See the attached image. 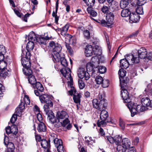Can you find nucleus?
<instances>
[{
	"label": "nucleus",
	"mask_w": 152,
	"mask_h": 152,
	"mask_svg": "<svg viewBox=\"0 0 152 152\" xmlns=\"http://www.w3.org/2000/svg\"><path fill=\"white\" fill-rule=\"evenodd\" d=\"M87 5L89 7L93 6L95 2V0H83Z\"/></svg>",
	"instance_id": "a18cd8bd"
},
{
	"label": "nucleus",
	"mask_w": 152,
	"mask_h": 152,
	"mask_svg": "<svg viewBox=\"0 0 152 152\" xmlns=\"http://www.w3.org/2000/svg\"><path fill=\"white\" fill-rule=\"evenodd\" d=\"M41 145L42 148L45 149L46 150L48 149H50V142L45 139H44L41 141Z\"/></svg>",
	"instance_id": "f3484780"
},
{
	"label": "nucleus",
	"mask_w": 152,
	"mask_h": 152,
	"mask_svg": "<svg viewBox=\"0 0 152 152\" xmlns=\"http://www.w3.org/2000/svg\"><path fill=\"white\" fill-rule=\"evenodd\" d=\"M115 142L116 145H118L121 140V138L119 136H116L114 138Z\"/></svg>",
	"instance_id": "864d4df0"
},
{
	"label": "nucleus",
	"mask_w": 152,
	"mask_h": 152,
	"mask_svg": "<svg viewBox=\"0 0 152 152\" xmlns=\"http://www.w3.org/2000/svg\"><path fill=\"white\" fill-rule=\"evenodd\" d=\"M11 75V70L10 69L6 68L1 71L0 76L4 77H9Z\"/></svg>",
	"instance_id": "9b49d317"
},
{
	"label": "nucleus",
	"mask_w": 152,
	"mask_h": 152,
	"mask_svg": "<svg viewBox=\"0 0 152 152\" xmlns=\"http://www.w3.org/2000/svg\"><path fill=\"white\" fill-rule=\"evenodd\" d=\"M35 43H36V42L33 41H29L27 43L26 46V49L27 51H31L33 50L34 47Z\"/></svg>",
	"instance_id": "a878e982"
},
{
	"label": "nucleus",
	"mask_w": 152,
	"mask_h": 152,
	"mask_svg": "<svg viewBox=\"0 0 152 152\" xmlns=\"http://www.w3.org/2000/svg\"><path fill=\"white\" fill-rule=\"evenodd\" d=\"M37 37L34 32L31 31L29 33L28 35V40L29 41H33L36 42V41H37Z\"/></svg>",
	"instance_id": "b1692460"
},
{
	"label": "nucleus",
	"mask_w": 152,
	"mask_h": 152,
	"mask_svg": "<svg viewBox=\"0 0 152 152\" xmlns=\"http://www.w3.org/2000/svg\"><path fill=\"white\" fill-rule=\"evenodd\" d=\"M98 72L101 74H103L106 72V68L104 66H100L98 69Z\"/></svg>",
	"instance_id": "5fc2aeb1"
},
{
	"label": "nucleus",
	"mask_w": 152,
	"mask_h": 152,
	"mask_svg": "<svg viewBox=\"0 0 152 152\" xmlns=\"http://www.w3.org/2000/svg\"><path fill=\"white\" fill-rule=\"evenodd\" d=\"M126 71L123 69H119L118 73L119 76L120 81H121L122 80H123V78L126 76Z\"/></svg>",
	"instance_id": "7c9ffc66"
},
{
	"label": "nucleus",
	"mask_w": 152,
	"mask_h": 152,
	"mask_svg": "<svg viewBox=\"0 0 152 152\" xmlns=\"http://www.w3.org/2000/svg\"><path fill=\"white\" fill-rule=\"evenodd\" d=\"M60 72L63 76L68 80H69V81L67 82L68 86L71 88H74L73 86V79L71 75V71L70 69L68 68H64L61 69Z\"/></svg>",
	"instance_id": "f03ea898"
},
{
	"label": "nucleus",
	"mask_w": 152,
	"mask_h": 152,
	"mask_svg": "<svg viewBox=\"0 0 152 152\" xmlns=\"http://www.w3.org/2000/svg\"><path fill=\"white\" fill-rule=\"evenodd\" d=\"M30 59L22 58H21V64L24 67L30 68L31 66Z\"/></svg>",
	"instance_id": "f8f14e48"
},
{
	"label": "nucleus",
	"mask_w": 152,
	"mask_h": 152,
	"mask_svg": "<svg viewBox=\"0 0 152 152\" xmlns=\"http://www.w3.org/2000/svg\"><path fill=\"white\" fill-rule=\"evenodd\" d=\"M131 13V12L129 10L124 9L121 11V15L123 17H128L129 18Z\"/></svg>",
	"instance_id": "c85d7f7f"
},
{
	"label": "nucleus",
	"mask_w": 152,
	"mask_h": 152,
	"mask_svg": "<svg viewBox=\"0 0 152 152\" xmlns=\"http://www.w3.org/2000/svg\"><path fill=\"white\" fill-rule=\"evenodd\" d=\"M97 57L96 56H93L91 58V62L92 64H94L95 66L98 64V61L97 60Z\"/></svg>",
	"instance_id": "bf43d9fd"
},
{
	"label": "nucleus",
	"mask_w": 152,
	"mask_h": 152,
	"mask_svg": "<svg viewBox=\"0 0 152 152\" xmlns=\"http://www.w3.org/2000/svg\"><path fill=\"white\" fill-rule=\"evenodd\" d=\"M101 84L103 87L106 88L109 85V81L107 80H103Z\"/></svg>",
	"instance_id": "4d7b16f0"
},
{
	"label": "nucleus",
	"mask_w": 152,
	"mask_h": 152,
	"mask_svg": "<svg viewBox=\"0 0 152 152\" xmlns=\"http://www.w3.org/2000/svg\"><path fill=\"white\" fill-rule=\"evenodd\" d=\"M39 99L41 103H46L49 104L50 106L53 107V102L51 101V98L50 96L45 94L41 95L39 96Z\"/></svg>",
	"instance_id": "7ed1b4c3"
},
{
	"label": "nucleus",
	"mask_w": 152,
	"mask_h": 152,
	"mask_svg": "<svg viewBox=\"0 0 152 152\" xmlns=\"http://www.w3.org/2000/svg\"><path fill=\"white\" fill-rule=\"evenodd\" d=\"M96 66L91 62H88L86 65V69L88 71L90 72L92 71L94 67H95Z\"/></svg>",
	"instance_id": "a19ab883"
},
{
	"label": "nucleus",
	"mask_w": 152,
	"mask_h": 152,
	"mask_svg": "<svg viewBox=\"0 0 152 152\" xmlns=\"http://www.w3.org/2000/svg\"><path fill=\"white\" fill-rule=\"evenodd\" d=\"M49 46L53 49L52 56L53 61L55 62L59 61L60 56V53L62 49L61 45L58 43H55L53 41H52L49 43Z\"/></svg>",
	"instance_id": "f257e3e1"
},
{
	"label": "nucleus",
	"mask_w": 152,
	"mask_h": 152,
	"mask_svg": "<svg viewBox=\"0 0 152 152\" xmlns=\"http://www.w3.org/2000/svg\"><path fill=\"white\" fill-rule=\"evenodd\" d=\"M103 79V78L101 76H97L95 79L96 83L97 84H101L102 83Z\"/></svg>",
	"instance_id": "603ef678"
},
{
	"label": "nucleus",
	"mask_w": 152,
	"mask_h": 152,
	"mask_svg": "<svg viewBox=\"0 0 152 152\" xmlns=\"http://www.w3.org/2000/svg\"><path fill=\"white\" fill-rule=\"evenodd\" d=\"M121 66L122 68L126 69L130 65L129 62L125 58L121 59L120 61Z\"/></svg>",
	"instance_id": "5701e85b"
},
{
	"label": "nucleus",
	"mask_w": 152,
	"mask_h": 152,
	"mask_svg": "<svg viewBox=\"0 0 152 152\" xmlns=\"http://www.w3.org/2000/svg\"><path fill=\"white\" fill-rule=\"evenodd\" d=\"M101 121H98L97 122V124L98 126H105L107 123H112L111 121L103 120H101Z\"/></svg>",
	"instance_id": "473e14b6"
},
{
	"label": "nucleus",
	"mask_w": 152,
	"mask_h": 152,
	"mask_svg": "<svg viewBox=\"0 0 152 152\" xmlns=\"http://www.w3.org/2000/svg\"><path fill=\"white\" fill-rule=\"evenodd\" d=\"M117 149L118 152H125L127 149L121 145H117Z\"/></svg>",
	"instance_id": "09e8293b"
},
{
	"label": "nucleus",
	"mask_w": 152,
	"mask_h": 152,
	"mask_svg": "<svg viewBox=\"0 0 152 152\" xmlns=\"http://www.w3.org/2000/svg\"><path fill=\"white\" fill-rule=\"evenodd\" d=\"M81 97V95L80 94H74L73 97L74 102L75 103L80 104Z\"/></svg>",
	"instance_id": "2f4dec72"
},
{
	"label": "nucleus",
	"mask_w": 152,
	"mask_h": 152,
	"mask_svg": "<svg viewBox=\"0 0 152 152\" xmlns=\"http://www.w3.org/2000/svg\"><path fill=\"white\" fill-rule=\"evenodd\" d=\"M77 75L78 77L81 79L84 78L87 80L90 78V75L88 72L86 71L83 68H80L78 71Z\"/></svg>",
	"instance_id": "20e7f679"
},
{
	"label": "nucleus",
	"mask_w": 152,
	"mask_h": 152,
	"mask_svg": "<svg viewBox=\"0 0 152 152\" xmlns=\"http://www.w3.org/2000/svg\"><path fill=\"white\" fill-rule=\"evenodd\" d=\"M27 78L29 83L32 85H35L37 83L36 79L34 76L32 75L28 76Z\"/></svg>",
	"instance_id": "cd10ccee"
},
{
	"label": "nucleus",
	"mask_w": 152,
	"mask_h": 152,
	"mask_svg": "<svg viewBox=\"0 0 152 152\" xmlns=\"http://www.w3.org/2000/svg\"><path fill=\"white\" fill-rule=\"evenodd\" d=\"M130 22L132 23H136L140 19L139 15L137 14L133 13L130 14L129 18Z\"/></svg>",
	"instance_id": "9d476101"
},
{
	"label": "nucleus",
	"mask_w": 152,
	"mask_h": 152,
	"mask_svg": "<svg viewBox=\"0 0 152 152\" xmlns=\"http://www.w3.org/2000/svg\"><path fill=\"white\" fill-rule=\"evenodd\" d=\"M136 12L137 14L142 15L143 13V8L142 7H137L136 10Z\"/></svg>",
	"instance_id": "e2e57ef3"
},
{
	"label": "nucleus",
	"mask_w": 152,
	"mask_h": 152,
	"mask_svg": "<svg viewBox=\"0 0 152 152\" xmlns=\"http://www.w3.org/2000/svg\"><path fill=\"white\" fill-rule=\"evenodd\" d=\"M83 34L84 38L86 39H89L90 38V31L88 30H84L83 31Z\"/></svg>",
	"instance_id": "37998d69"
},
{
	"label": "nucleus",
	"mask_w": 152,
	"mask_h": 152,
	"mask_svg": "<svg viewBox=\"0 0 152 152\" xmlns=\"http://www.w3.org/2000/svg\"><path fill=\"white\" fill-rule=\"evenodd\" d=\"M17 118V114H14L11 117L10 121L12 123H14Z\"/></svg>",
	"instance_id": "052dcab7"
},
{
	"label": "nucleus",
	"mask_w": 152,
	"mask_h": 152,
	"mask_svg": "<svg viewBox=\"0 0 152 152\" xmlns=\"http://www.w3.org/2000/svg\"><path fill=\"white\" fill-rule=\"evenodd\" d=\"M14 11L15 14L18 17L20 18H23V15L21 12H20L18 10H16L15 9H14Z\"/></svg>",
	"instance_id": "680f3d73"
},
{
	"label": "nucleus",
	"mask_w": 152,
	"mask_h": 152,
	"mask_svg": "<svg viewBox=\"0 0 152 152\" xmlns=\"http://www.w3.org/2000/svg\"><path fill=\"white\" fill-rule=\"evenodd\" d=\"M37 42H38L39 43L44 44L45 45V40L44 38V39L41 38H38L37 37V41H36V43Z\"/></svg>",
	"instance_id": "0e129e2a"
},
{
	"label": "nucleus",
	"mask_w": 152,
	"mask_h": 152,
	"mask_svg": "<svg viewBox=\"0 0 152 152\" xmlns=\"http://www.w3.org/2000/svg\"><path fill=\"white\" fill-rule=\"evenodd\" d=\"M131 0H121L120 6L122 9L126 7L128 5L129 1H131Z\"/></svg>",
	"instance_id": "c9c22d12"
},
{
	"label": "nucleus",
	"mask_w": 152,
	"mask_h": 152,
	"mask_svg": "<svg viewBox=\"0 0 152 152\" xmlns=\"http://www.w3.org/2000/svg\"><path fill=\"white\" fill-rule=\"evenodd\" d=\"M94 53L95 55H97L98 53H96V51H94L92 45H91L86 46L85 50V53L86 57H89L91 56Z\"/></svg>",
	"instance_id": "423d86ee"
},
{
	"label": "nucleus",
	"mask_w": 152,
	"mask_h": 152,
	"mask_svg": "<svg viewBox=\"0 0 152 152\" xmlns=\"http://www.w3.org/2000/svg\"><path fill=\"white\" fill-rule=\"evenodd\" d=\"M37 130L39 132H45L46 130V126L44 123L41 122L39 124Z\"/></svg>",
	"instance_id": "a211bd4d"
},
{
	"label": "nucleus",
	"mask_w": 152,
	"mask_h": 152,
	"mask_svg": "<svg viewBox=\"0 0 152 152\" xmlns=\"http://www.w3.org/2000/svg\"><path fill=\"white\" fill-rule=\"evenodd\" d=\"M98 98L99 101L101 102V104H104V105L106 107L107 104L105 101V94L103 91L100 92L98 95Z\"/></svg>",
	"instance_id": "4468645a"
},
{
	"label": "nucleus",
	"mask_w": 152,
	"mask_h": 152,
	"mask_svg": "<svg viewBox=\"0 0 152 152\" xmlns=\"http://www.w3.org/2000/svg\"><path fill=\"white\" fill-rule=\"evenodd\" d=\"M114 15L112 12H110L107 14L106 20L108 24H112L114 20Z\"/></svg>",
	"instance_id": "ddd939ff"
},
{
	"label": "nucleus",
	"mask_w": 152,
	"mask_h": 152,
	"mask_svg": "<svg viewBox=\"0 0 152 152\" xmlns=\"http://www.w3.org/2000/svg\"><path fill=\"white\" fill-rule=\"evenodd\" d=\"M57 11H56V10H55V12L53 11V12L52 14V16L53 17L55 18V22L56 24H58V21L59 20V17L58 16L57 14Z\"/></svg>",
	"instance_id": "de8ad7c7"
},
{
	"label": "nucleus",
	"mask_w": 152,
	"mask_h": 152,
	"mask_svg": "<svg viewBox=\"0 0 152 152\" xmlns=\"http://www.w3.org/2000/svg\"><path fill=\"white\" fill-rule=\"evenodd\" d=\"M101 112L100 114V118L101 120H106L108 117V114L107 112L104 109L101 110Z\"/></svg>",
	"instance_id": "4be33fe9"
},
{
	"label": "nucleus",
	"mask_w": 152,
	"mask_h": 152,
	"mask_svg": "<svg viewBox=\"0 0 152 152\" xmlns=\"http://www.w3.org/2000/svg\"><path fill=\"white\" fill-rule=\"evenodd\" d=\"M57 120L65 119L68 118L67 113L65 111H59L56 115Z\"/></svg>",
	"instance_id": "0eeeda50"
},
{
	"label": "nucleus",
	"mask_w": 152,
	"mask_h": 152,
	"mask_svg": "<svg viewBox=\"0 0 152 152\" xmlns=\"http://www.w3.org/2000/svg\"><path fill=\"white\" fill-rule=\"evenodd\" d=\"M58 152H64V149L63 145H61L56 147Z\"/></svg>",
	"instance_id": "69168bd1"
},
{
	"label": "nucleus",
	"mask_w": 152,
	"mask_h": 152,
	"mask_svg": "<svg viewBox=\"0 0 152 152\" xmlns=\"http://www.w3.org/2000/svg\"><path fill=\"white\" fill-rule=\"evenodd\" d=\"M105 140L109 141L111 144H113L115 142L114 138L110 136H108L105 137Z\"/></svg>",
	"instance_id": "8fccbe9b"
},
{
	"label": "nucleus",
	"mask_w": 152,
	"mask_h": 152,
	"mask_svg": "<svg viewBox=\"0 0 152 152\" xmlns=\"http://www.w3.org/2000/svg\"><path fill=\"white\" fill-rule=\"evenodd\" d=\"M141 103L142 105L152 108V100L151 101L149 98L144 97L141 100Z\"/></svg>",
	"instance_id": "6e6552de"
},
{
	"label": "nucleus",
	"mask_w": 152,
	"mask_h": 152,
	"mask_svg": "<svg viewBox=\"0 0 152 152\" xmlns=\"http://www.w3.org/2000/svg\"><path fill=\"white\" fill-rule=\"evenodd\" d=\"M51 107L49 105V104H46L44 105V109L46 115L50 113H52V111L50 110V107Z\"/></svg>",
	"instance_id": "c03bdc74"
},
{
	"label": "nucleus",
	"mask_w": 152,
	"mask_h": 152,
	"mask_svg": "<svg viewBox=\"0 0 152 152\" xmlns=\"http://www.w3.org/2000/svg\"><path fill=\"white\" fill-rule=\"evenodd\" d=\"M24 69H23V71L24 74L26 75L29 76L30 75H32V70L30 69V68L24 67Z\"/></svg>",
	"instance_id": "e433bc0d"
},
{
	"label": "nucleus",
	"mask_w": 152,
	"mask_h": 152,
	"mask_svg": "<svg viewBox=\"0 0 152 152\" xmlns=\"http://www.w3.org/2000/svg\"><path fill=\"white\" fill-rule=\"evenodd\" d=\"M53 142L55 146L56 147L60 145H62L63 144L62 140L57 138H55L53 140Z\"/></svg>",
	"instance_id": "49530a36"
},
{
	"label": "nucleus",
	"mask_w": 152,
	"mask_h": 152,
	"mask_svg": "<svg viewBox=\"0 0 152 152\" xmlns=\"http://www.w3.org/2000/svg\"><path fill=\"white\" fill-rule=\"evenodd\" d=\"M92 104L94 108L98 109L101 111L103 109H105L106 107L104 104H101V102L99 101L97 99H94L92 101Z\"/></svg>",
	"instance_id": "39448f33"
},
{
	"label": "nucleus",
	"mask_w": 152,
	"mask_h": 152,
	"mask_svg": "<svg viewBox=\"0 0 152 152\" xmlns=\"http://www.w3.org/2000/svg\"><path fill=\"white\" fill-rule=\"evenodd\" d=\"M147 50L143 47L140 48L138 52V55L141 59L147 58Z\"/></svg>",
	"instance_id": "1a4fd4ad"
},
{
	"label": "nucleus",
	"mask_w": 152,
	"mask_h": 152,
	"mask_svg": "<svg viewBox=\"0 0 152 152\" xmlns=\"http://www.w3.org/2000/svg\"><path fill=\"white\" fill-rule=\"evenodd\" d=\"M59 60L58 61H55L54 62H59L60 61L61 63L63 66L64 67H66L68 66V63L66 59L64 57H61L60 56Z\"/></svg>",
	"instance_id": "f704fd0d"
},
{
	"label": "nucleus",
	"mask_w": 152,
	"mask_h": 152,
	"mask_svg": "<svg viewBox=\"0 0 152 152\" xmlns=\"http://www.w3.org/2000/svg\"><path fill=\"white\" fill-rule=\"evenodd\" d=\"M129 79L126 78L124 79V77H123V80H122L121 81H120V85L121 88L124 87V86L125 85V84L128 82Z\"/></svg>",
	"instance_id": "3c124183"
},
{
	"label": "nucleus",
	"mask_w": 152,
	"mask_h": 152,
	"mask_svg": "<svg viewBox=\"0 0 152 152\" xmlns=\"http://www.w3.org/2000/svg\"><path fill=\"white\" fill-rule=\"evenodd\" d=\"M78 84L80 88L81 89H83L85 86V85L83 81L81 79L78 80Z\"/></svg>",
	"instance_id": "6e6d98bb"
},
{
	"label": "nucleus",
	"mask_w": 152,
	"mask_h": 152,
	"mask_svg": "<svg viewBox=\"0 0 152 152\" xmlns=\"http://www.w3.org/2000/svg\"><path fill=\"white\" fill-rule=\"evenodd\" d=\"M119 124L122 129H124L125 128V123L123 120L120 118L119 119Z\"/></svg>",
	"instance_id": "774afa93"
},
{
	"label": "nucleus",
	"mask_w": 152,
	"mask_h": 152,
	"mask_svg": "<svg viewBox=\"0 0 152 152\" xmlns=\"http://www.w3.org/2000/svg\"><path fill=\"white\" fill-rule=\"evenodd\" d=\"M136 109L138 112H142L145 110H146L147 109V108L143 105L142 106L141 105H137Z\"/></svg>",
	"instance_id": "79ce46f5"
},
{
	"label": "nucleus",
	"mask_w": 152,
	"mask_h": 152,
	"mask_svg": "<svg viewBox=\"0 0 152 152\" xmlns=\"http://www.w3.org/2000/svg\"><path fill=\"white\" fill-rule=\"evenodd\" d=\"M121 94L123 99L126 101L128 103L130 102V99L129 98L127 90L124 89L121 91Z\"/></svg>",
	"instance_id": "2eb2a0df"
},
{
	"label": "nucleus",
	"mask_w": 152,
	"mask_h": 152,
	"mask_svg": "<svg viewBox=\"0 0 152 152\" xmlns=\"http://www.w3.org/2000/svg\"><path fill=\"white\" fill-rule=\"evenodd\" d=\"M71 88V90L68 91L69 95H72L75 94H76L77 91L75 88Z\"/></svg>",
	"instance_id": "338daca9"
},
{
	"label": "nucleus",
	"mask_w": 152,
	"mask_h": 152,
	"mask_svg": "<svg viewBox=\"0 0 152 152\" xmlns=\"http://www.w3.org/2000/svg\"><path fill=\"white\" fill-rule=\"evenodd\" d=\"M47 115H48L49 120L53 124L56 122L57 119L55 117L53 112H52V113H49Z\"/></svg>",
	"instance_id": "393cba45"
},
{
	"label": "nucleus",
	"mask_w": 152,
	"mask_h": 152,
	"mask_svg": "<svg viewBox=\"0 0 152 152\" xmlns=\"http://www.w3.org/2000/svg\"><path fill=\"white\" fill-rule=\"evenodd\" d=\"M87 11L90 15V17L91 18L92 17H95L97 15V12L90 7H88L87 9Z\"/></svg>",
	"instance_id": "dca6fc26"
},
{
	"label": "nucleus",
	"mask_w": 152,
	"mask_h": 152,
	"mask_svg": "<svg viewBox=\"0 0 152 152\" xmlns=\"http://www.w3.org/2000/svg\"><path fill=\"white\" fill-rule=\"evenodd\" d=\"M127 106L131 112V116L133 117L136 114L137 112L136 108L134 107V106L133 107L132 106L129 104H127Z\"/></svg>",
	"instance_id": "72a5a7b5"
},
{
	"label": "nucleus",
	"mask_w": 152,
	"mask_h": 152,
	"mask_svg": "<svg viewBox=\"0 0 152 152\" xmlns=\"http://www.w3.org/2000/svg\"><path fill=\"white\" fill-rule=\"evenodd\" d=\"M31 51H27L26 52L25 51L23 50L21 54V56L22 58H26L30 59L31 56V54L30 52Z\"/></svg>",
	"instance_id": "4c0bfd02"
},
{
	"label": "nucleus",
	"mask_w": 152,
	"mask_h": 152,
	"mask_svg": "<svg viewBox=\"0 0 152 152\" xmlns=\"http://www.w3.org/2000/svg\"><path fill=\"white\" fill-rule=\"evenodd\" d=\"M24 102L26 105L29 104L30 103V99L28 96H27L25 95L24 98H23Z\"/></svg>",
	"instance_id": "13d9d810"
},
{
	"label": "nucleus",
	"mask_w": 152,
	"mask_h": 152,
	"mask_svg": "<svg viewBox=\"0 0 152 152\" xmlns=\"http://www.w3.org/2000/svg\"><path fill=\"white\" fill-rule=\"evenodd\" d=\"M122 145L126 149L130 147L131 142L129 139L127 138H124L122 140Z\"/></svg>",
	"instance_id": "6ab92c4d"
},
{
	"label": "nucleus",
	"mask_w": 152,
	"mask_h": 152,
	"mask_svg": "<svg viewBox=\"0 0 152 152\" xmlns=\"http://www.w3.org/2000/svg\"><path fill=\"white\" fill-rule=\"evenodd\" d=\"M7 146L8 148V151L11 152H14V151L15 147L14 144L12 142H9L8 143Z\"/></svg>",
	"instance_id": "ea45409f"
},
{
	"label": "nucleus",
	"mask_w": 152,
	"mask_h": 152,
	"mask_svg": "<svg viewBox=\"0 0 152 152\" xmlns=\"http://www.w3.org/2000/svg\"><path fill=\"white\" fill-rule=\"evenodd\" d=\"M124 58L129 62L130 65L133 64L134 56L132 54H129L126 56Z\"/></svg>",
	"instance_id": "bb28decb"
},
{
	"label": "nucleus",
	"mask_w": 152,
	"mask_h": 152,
	"mask_svg": "<svg viewBox=\"0 0 152 152\" xmlns=\"http://www.w3.org/2000/svg\"><path fill=\"white\" fill-rule=\"evenodd\" d=\"M6 52L5 47L2 45H0V60L4 59V55Z\"/></svg>",
	"instance_id": "412c9836"
},
{
	"label": "nucleus",
	"mask_w": 152,
	"mask_h": 152,
	"mask_svg": "<svg viewBox=\"0 0 152 152\" xmlns=\"http://www.w3.org/2000/svg\"><path fill=\"white\" fill-rule=\"evenodd\" d=\"M18 132V129L17 127L15 125H13L11 126V133L14 136V137H16V134Z\"/></svg>",
	"instance_id": "58836bf2"
},
{
	"label": "nucleus",
	"mask_w": 152,
	"mask_h": 152,
	"mask_svg": "<svg viewBox=\"0 0 152 152\" xmlns=\"http://www.w3.org/2000/svg\"><path fill=\"white\" fill-rule=\"evenodd\" d=\"M5 60L3 61V60L1 61H0V70H2L6 68V67L7 66V62H9L8 61V58H6Z\"/></svg>",
	"instance_id": "c756f323"
},
{
	"label": "nucleus",
	"mask_w": 152,
	"mask_h": 152,
	"mask_svg": "<svg viewBox=\"0 0 152 152\" xmlns=\"http://www.w3.org/2000/svg\"><path fill=\"white\" fill-rule=\"evenodd\" d=\"M108 6L109 8L113 12L117 10L118 8V4L115 3V1L109 4Z\"/></svg>",
	"instance_id": "aec40b11"
}]
</instances>
